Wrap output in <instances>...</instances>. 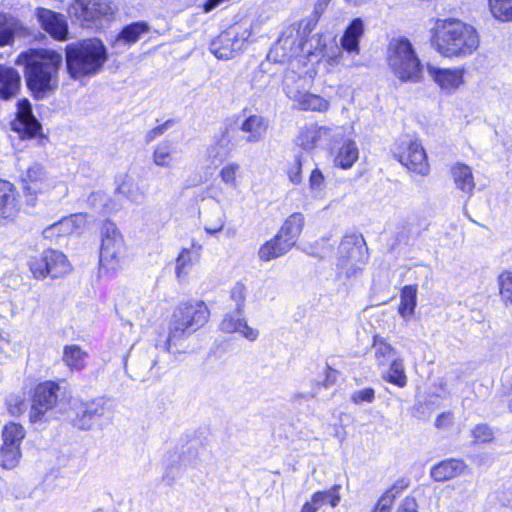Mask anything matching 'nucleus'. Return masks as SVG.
Returning <instances> with one entry per match:
<instances>
[{
    "label": "nucleus",
    "mask_w": 512,
    "mask_h": 512,
    "mask_svg": "<svg viewBox=\"0 0 512 512\" xmlns=\"http://www.w3.org/2000/svg\"><path fill=\"white\" fill-rule=\"evenodd\" d=\"M124 259V239L113 222L101 228L100 271L113 273L121 269Z\"/></svg>",
    "instance_id": "nucleus-7"
},
{
    "label": "nucleus",
    "mask_w": 512,
    "mask_h": 512,
    "mask_svg": "<svg viewBox=\"0 0 512 512\" xmlns=\"http://www.w3.org/2000/svg\"><path fill=\"white\" fill-rule=\"evenodd\" d=\"M8 406L13 415H20L25 410V403L20 397H11L8 400Z\"/></svg>",
    "instance_id": "nucleus-57"
},
{
    "label": "nucleus",
    "mask_w": 512,
    "mask_h": 512,
    "mask_svg": "<svg viewBox=\"0 0 512 512\" xmlns=\"http://www.w3.org/2000/svg\"><path fill=\"white\" fill-rule=\"evenodd\" d=\"M28 266L35 279L48 277L47 253L46 250L39 255L32 256L28 260Z\"/></svg>",
    "instance_id": "nucleus-43"
},
{
    "label": "nucleus",
    "mask_w": 512,
    "mask_h": 512,
    "mask_svg": "<svg viewBox=\"0 0 512 512\" xmlns=\"http://www.w3.org/2000/svg\"><path fill=\"white\" fill-rule=\"evenodd\" d=\"M107 197L102 192H93L87 199V202L94 209L101 211L106 204Z\"/></svg>",
    "instance_id": "nucleus-55"
},
{
    "label": "nucleus",
    "mask_w": 512,
    "mask_h": 512,
    "mask_svg": "<svg viewBox=\"0 0 512 512\" xmlns=\"http://www.w3.org/2000/svg\"><path fill=\"white\" fill-rule=\"evenodd\" d=\"M386 63L391 72L402 82H418L422 65L409 39L392 38L387 46Z\"/></svg>",
    "instance_id": "nucleus-4"
},
{
    "label": "nucleus",
    "mask_w": 512,
    "mask_h": 512,
    "mask_svg": "<svg viewBox=\"0 0 512 512\" xmlns=\"http://www.w3.org/2000/svg\"><path fill=\"white\" fill-rule=\"evenodd\" d=\"M336 378H337V371L330 367H327L324 385L329 386V385L333 384L336 381Z\"/></svg>",
    "instance_id": "nucleus-61"
},
{
    "label": "nucleus",
    "mask_w": 512,
    "mask_h": 512,
    "mask_svg": "<svg viewBox=\"0 0 512 512\" xmlns=\"http://www.w3.org/2000/svg\"><path fill=\"white\" fill-rule=\"evenodd\" d=\"M343 58V53L337 50L334 54L328 55L327 62L331 66H335L341 63Z\"/></svg>",
    "instance_id": "nucleus-62"
},
{
    "label": "nucleus",
    "mask_w": 512,
    "mask_h": 512,
    "mask_svg": "<svg viewBox=\"0 0 512 512\" xmlns=\"http://www.w3.org/2000/svg\"><path fill=\"white\" fill-rule=\"evenodd\" d=\"M451 176L456 188L468 196H471L474 188V176L472 169L464 163H456L451 167Z\"/></svg>",
    "instance_id": "nucleus-24"
},
{
    "label": "nucleus",
    "mask_w": 512,
    "mask_h": 512,
    "mask_svg": "<svg viewBox=\"0 0 512 512\" xmlns=\"http://www.w3.org/2000/svg\"><path fill=\"white\" fill-rule=\"evenodd\" d=\"M147 31V25L144 23H133L121 31L119 36L117 37V42L123 44H132L135 43L139 37Z\"/></svg>",
    "instance_id": "nucleus-40"
},
{
    "label": "nucleus",
    "mask_w": 512,
    "mask_h": 512,
    "mask_svg": "<svg viewBox=\"0 0 512 512\" xmlns=\"http://www.w3.org/2000/svg\"><path fill=\"white\" fill-rule=\"evenodd\" d=\"M47 268L48 276L59 278L67 275L71 271V265L67 257L60 251L47 249Z\"/></svg>",
    "instance_id": "nucleus-26"
},
{
    "label": "nucleus",
    "mask_w": 512,
    "mask_h": 512,
    "mask_svg": "<svg viewBox=\"0 0 512 512\" xmlns=\"http://www.w3.org/2000/svg\"><path fill=\"white\" fill-rule=\"evenodd\" d=\"M166 128H167V124H164V125L155 127L154 129L150 130L148 132V134L146 135V141L151 142L156 137L162 135L165 132Z\"/></svg>",
    "instance_id": "nucleus-58"
},
{
    "label": "nucleus",
    "mask_w": 512,
    "mask_h": 512,
    "mask_svg": "<svg viewBox=\"0 0 512 512\" xmlns=\"http://www.w3.org/2000/svg\"><path fill=\"white\" fill-rule=\"evenodd\" d=\"M174 145L171 141H162L156 145L152 161L156 166L169 168L173 163Z\"/></svg>",
    "instance_id": "nucleus-33"
},
{
    "label": "nucleus",
    "mask_w": 512,
    "mask_h": 512,
    "mask_svg": "<svg viewBox=\"0 0 512 512\" xmlns=\"http://www.w3.org/2000/svg\"><path fill=\"white\" fill-rule=\"evenodd\" d=\"M77 7L81 8L80 17L87 21L100 17H108L114 14V9L109 4L101 1L94 0L85 4L80 0L77 1Z\"/></svg>",
    "instance_id": "nucleus-28"
},
{
    "label": "nucleus",
    "mask_w": 512,
    "mask_h": 512,
    "mask_svg": "<svg viewBox=\"0 0 512 512\" xmlns=\"http://www.w3.org/2000/svg\"><path fill=\"white\" fill-rule=\"evenodd\" d=\"M11 126L21 138H32L40 132L41 125L34 117L31 104L27 99L18 101L17 117Z\"/></svg>",
    "instance_id": "nucleus-11"
},
{
    "label": "nucleus",
    "mask_w": 512,
    "mask_h": 512,
    "mask_svg": "<svg viewBox=\"0 0 512 512\" xmlns=\"http://www.w3.org/2000/svg\"><path fill=\"white\" fill-rule=\"evenodd\" d=\"M225 225V215L218 213V216L213 221H207L204 225V229L207 233L214 235L223 230Z\"/></svg>",
    "instance_id": "nucleus-54"
},
{
    "label": "nucleus",
    "mask_w": 512,
    "mask_h": 512,
    "mask_svg": "<svg viewBox=\"0 0 512 512\" xmlns=\"http://www.w3.org/2000/svg\"><path fill=\"white\" fill-rule=\"evenodd\" d=\"M364 34V23L360 18L354 19L345 30L340 43L349 54H359V40Z\"/></svg>",
    "instance_id": "nucleus-22"
},
{
    "label": "nucleus",
    "mask_w": 512,
    "mask_h": 512,
    "mask_svg": "<svg viewBox=\"0 0 512 512\" xmlns=\"http://www.w3.org/2000/svg\"><path fill=\"white\" fill-rule=\"evenodd\" d=\"M65 60L69 76L82 80L99 73L108 60V54L102 41L92 38L67 45Z\"/></svg>",
    "instance_id": "nucleus-3"
},
{
    "label": "nucleus",
    "mask_w": 512,
    "mask_h": 512,
    "mask_svg": "<svg viewBox=\"0 0 512 512\" xmlns=\"http://www.w3.org/2000/svg\"><path fill=\"white\" fill-rule=\"evenodd\" d=\"M287 176L294 185H299L302 182V160L299 156L288 166Z\"/></svg>",
    "instance_id": "nucleus-51"
},
{
    "label": "nucleus",
    "mask_w": 512,
    "mask_h": 512,
    "mask_svg": "<svg viewBox=\"0 0 512 512\" xmlns=\"http://www.w3.org/2000/svg\"><path fill=\"white\" fill-rule=\"evenodd\" d=\"M491 15L501 21H512V0H488Z\"/></svg>",
    "instance_id": "nucleus-38"
},
{
    "label": "nucleus",
    "mask_w": 512,
    "mask_h": 512,
    "mask_svg": "<svg viewBox=\"0 0 512 512\" xmlns=\"http://www.w3.org/2000/svg\"><path fill=\"white\" fill-rule=\"evenodd\" d=\"M350 399L353 403L360 405L363 403H372L375 399V391L372 388H365L351 393Z\"/></svg>",
    "instance_id": "nucleus-52"
},
{
    "label": "nucleus",
    "mask_w": 512,
    "mask_h": 512,
    "mask_svg": "<svg viewBox=\"0 0 512 512\" xmlns=\"http://www.w3.org/2000/svg\"><path fill=\"white\" fill-rule=\"evenodd\" d=\"M394 499L395 494H393L392 490L386 491L379 499L376 509L381 510L383 512H389L390 507L394 502Z\"/></svg>",
    "instance_id": "nucleus-56"
},
{
    "label": "nucleus",
    "mask_w": 512,
    "mask_h": 512,
    "mask_svg": "<svg viewBox=\"0 0 512 512\" xmlns=\"http://www.w3.org/2000/svg\"><path fill=\"white\" fill-rule=\"evenodd\" d=\"M398 512H417L415 501L413 499H405Z\"/></svg>",
    "instance_id": "nucleus-59"
},
{
    "label": "nucleus",
    "mask_w": 512,
    "mask_h": 512,
    "mask_svg": "<svg viewBox=\"0 0 512 512\" xmlns=\"http://www.w3.org/2000/svg\"><path fill=\"white\" fill-rule=\"evenodd\" d=\"M20 87V75L11 67L0 65V98L9 99Z\"/></svg>",
    "instance_id": "nucleus-25"
},
{
    "label": "nucleus",
    "mask_w": 512,
    "mask_h": 512,
    "mask_svg": "<svg viewBox=\"0 0 512 512\" xmlns=\"http://www.w3.org/2000/svg\"><path fill=\"white\" fill-rule=\"evenodd\" d=\"M230 299L235 302V311L238 315L243 314L246 300V287L238 282L230 291Z\"/></svg>",
    "instance_id": "nucleus-50"
},
{
    "label": "nucleus",
    "mask_w": 512,
    "mask_h": 512,
    "mask_svg": "<svg viewBox=\"0 0 512 512\" xmlns=\"http://www.w3.org/2000/svg\"><path fill=\"white\" fill-rule=\"evenodd\" d=\"M392 152L394 157L409 170L422 176L429 173L430 166L426 152L417 139L407 135L400 137L394 143Z\"/></svg>",
    "instance_id": "nucleus-8"
},
{
    "label": "nucleus",
    "mask_w": 512,
    "mask_h": 512,
    "mask_svg": "<svg viewBox=\"0 0 512 512\" xmlns=\"http://www.w3.org/2000/svg\"><path fill=\"white\" fill-rule=\"evenodd\" d=\"M248 36L247 31L239 32L236 28H231L211 42L210 51L218 59H230L243 49Z\"/></svg>",
    "instance_id": "nucleus-10"
},
{
    "label": "nucleus",
    "mask_w": 512,
    "mask_h": 512,
    "mask_svg": "<svg viewBox=\"0 0 512 512\" xmlns=\"http://www.w3.org/2000/svg\"><path fill=\"white\" fill-rule=\"evenodd\" d=\"M339 252L346 259H355L360 252L357 239L353 236L345 237L339 245Z\"/></svg>",
    "instance_id": "nucleus-49"
},
{
    "label": "nucleus",
    "mask_w": 512,
    "mask_h": 512,
    "mask_svg": "<svg viewBox=\"0 0 512 512\" xmlns=\"http://www.w3.org/2000/svg\"><path fill=\"white\" fill-rule=\"evenodd\" d=\"M209 314L207 306L202 301L180 303L173 312L163 350L170 352L177 339L202 327L208 321Z\"/></svg>",
    "instance_id": "nucleus-5"
},
{
    "label": "nucleus",
    "mask_w": 512,
    "mask_h": 512,
    "mask_svg": "<svg viewBox=\"0 0 512 512\" xmlns=\"http://www.w3.org/2000/svg\"><path fill=\"white\" fill-rule=\"evenodd\" d=\"M289 94L295 106L303 111L325 112L330 106L327 99L308 91H305L302 95H298L294 91H289Z\"/></svg>",
    "instance_id": "nucleus-19"
},
{
    "label": "nucleus",
    "mask_w": 512,
    "mask_h": 512,
    "mask_svg": "<svg viewBox=\"0 0 512 512\" xmlns=\"http://www.w3.org/2000/svg\"><path fill=\"white\" fill-rule=\"evenodd\" d=\"M37 16L42 28L53 38L57 40L66 39L68 26L63 15L49 9L40 8Z\"/></svg>",
    "instance_id": "nucleus-15"
},
{
    "label": "nucleus",
    "mask_w": 512,
    "mask_h": 512,
    "mask_svg": "<svg viewBox=\"0 0 512 512\" xmlns=\"http://www.w3.org/2000/svg\"><path fill=\"white\" fill-rule=\"evenodd\" d=\"M472 435L475 441L484 443L492 440L493 431L488 425L479 424L473 429Z\"/></svg>",
    "instance_id": "nucleus-53"
},
{
    "label": "nucleus",
    "mask_w": 512,
    "mask_h": 512,
    "mask_svg": "<svg viewBox=\"0 0 512 512\" xmlns=\"http://www.w3.org/2000/svg\"><path fill=\"white\" fill-rule=\"evenodd\" d=\"M293 246V242L288 241L283 234L278 232L260 247L258 255L261 260L270 261L286 254Z\"/></svg>",
    "instance_id": "nucleus-18"
},
{
    "label": "nucleus",
    "mask_w": 512,
    "mask_h": 512,
    "mask_svg": "<svg viewBox=\"0 0 512 512\" xmlns=\"http://www.w3.org/2000/svg\"><path fill=\"white\" fill-rule=\"evenodd\" d=\"M359 151L355 142L347 140L343 143L342 147L336 156V163L343 169H348L357 161Z\"/></svg>",
    "instance_id": "nucleus-36"
},
{
    "label": "nucleus",
    "mask_w": 512,
    "mask_h": 512,
    "mask_svg": "<svg viewBox=\"0 0 512 512\" xmlns=\"http://www.w3.org/2000/svg\"><path fill=\"white\" fill-rule=\"evenodd\" d=\"M106 405L107 401L103 398L75 404L76 425L83 430L90 429L94 420L105 414Z\"/></svg>",
    "instance_id": "nucleus-13"
},
{
    "label": "nucleus",
    "mask_w": 512,
    "mask_h": 512,
    "mask_svg": "<svg viewBox=\"0 0 512 512\" xmlns=\"http://www.w3.org/2000/svg\"><path fill=\"white\" fill-rule=\"evenodd\" d=\"M384 379L399 388H403L407 385L408 379L405 372L403 359L395 358L392 360L390 368L386 372Z\"/></svg>",
    "instance_id": "nucleus-35"
},
{
    "label": "nucleus",
    "mask_w": 512,
    "mask_h": 512,
    "mask_svg": "<svg viewBox=\"0 0 512 512\" xmlns=\"http://www.w3.org/2000/svg\"><path fill=\"white\" fill-rule=\"evenodd\" d=\"M19 194L14 185L0 180V223L13 220L19 212Z\"/></svg>",
    "instance_id": "nucleus-14"
},
{
    "label": "nucleus",
    "mask_w": 512,
    "mask_h": 512,
    "mask_svg": "<svg viewBox=\"0 0 512 512\" xmlns=\"http://www.w3.org/2000/svg\"><path fill=\"white\" fill-rule=\"evenodd\" d=\"M25 438V430L22 425L14 422L6 424L2 430V446L21 447Z\"/></svg>",
    "instance_id": "nucleus-34"
},
{
    "label": "nucleus",
    "mask_w": 512,
    "mask_h": 512,
    "mask_svg": "<svg viewBox=\"0 0 512 512\" xmlns=\"http://www.w3.org/2000/svg\"><path fill=\"white\" fill-rule=\"evenodd\" d=\"M309 189L314 198H321L325 189V177L318 168L312 170L309 176Z\"/></svg>",
    "instance_id": "nucleus-47"
},
{
    "label": "nucleus",
    "mask_w": 512,
    "mask_h": 512,
    "mask_svg": "<svg viewBox=\"0 0 512 512\" xmlns=\"http://www.w3.org/2000/svg\"><path fill=\"white\" fill-rule=\"evenodd\" d=\"M88 353L77 344L65 345L62 361L72 371H81L86 366Z\"/></svg>",
    "instance_id": "nucleus-27"
},
{
    "label": "nucleus",
    "mask_w": 512,
    "mask_h": 512,
    "mask_svg": "<svg viewBox=\"0 0 512 512\" xmlns=\"http://www.w3.org/2000/svg\"><path fill=\"white\" fill-rule=\"evenodd\" d=\"M466 468L463 461L449 459L434 465L431 468L430 476L438 482L447 481L464 474Z\"/></svg>",
    "instance_id": "nucleus-20"
},
{
    "label": "nucleus",
    "mask_w": 512,
    "mask_h": 512,
    "mask_svg": "<svg viewBox=\"0 0 512 512\" xmlns=\"http://www.w3.org/2000/svg\"><path fill=\"white\" fill-rule=\"evenodd\" d=\"M373 351L378 366H384L389 360L396 358V350L381 338H374Z\"/></svg>",
    "instance_id": "nucleus-37"
},
{
    "label": "nucleus",
    "mask_w": 512,
    "mask_h": 512,
    "mask_svg": "<svg viewBox=\"0 0 512 512\" xmlns=\"http://www.w3.org/2000/svg\"><path fill=\"white\" fill-rule=\"evenodd\" d=\"M202 246L198 243H192L191 248H183L176 260L177 275L186 274L194 261L200 256Z\"/></svg>",
    "instance_id": "nucleus-31"
},
{
    "label": "nucleus",
    "mask_w": 512,
    "mask_h": 512,
    "mask_svg": "<svg viewBox=\"0 0 512 512\" xmlns=\"http://www.w3.org/2000/svg\"><path fill=\"white\" fill-rule=\"evenodd\" d=\"M427 72L442 90L449 93L454 92L464 83L465 70L460 67L438 68L429 65Z\"/></svg>",
    "instance_id": "nucleus-12"
},
{
    "label": "nucleus",
    "mask_w": 512,
    "mask_h": 512,
    "mask_svg": "<svg viewBox=\"0 0 512 512\" xmlns=\"http://www.w3.org/2000/svg\"><path fill=\"white\" fill-rule=\"evenodd\" d=\"M319 508L312 502H306L300 512H316Z\"/></svg>",
    "instance_id": "nucleus-64"
},
{
    "label": "nucleus",
    "mask_w": 512,
    "mask_h": 512,
    "mask_svg": "<svg viewBox=\"0 0 512 512\" xmlns=\"http://www.w3.org/2000/svg\"><path fill=\"white\" fill-rule=\"evenodd\" d=\"M304 222L305 218L303 214L293 213L285 220L279 233L283 234L288 241L293 242V245H295L303 230Z\"/></svg>",
    "instance_id": "nucleus-29"
},
{
    "label": "nucleus",
    "mask_w": 512,
    "mask_h": 512,
    "mask_svg": "<svg viewBox=\"0 0 512 512\" xmlns=\"http://www.w3.org/2000/svg\"><path fill=\"white\" fill-rule=\"evenodd\" d=\"M59 385L52 381L40 383L34 391L29 418L36 423L57 403Z\"/></svg>",
    "instance_id": "nucleus-9"
},
{
    "label": "nucleus",
    "mask_w": 512,
    "mask_h": 512,
    "mask_svg": "<svg viewBox=\"0 0 512 512\" xmlns=\"http://www.w3.org/2000/svg\"><path fill=\"white\" fill-rule=\"evenodd\" d=\"M23 189L28 202L34 205L39 196H46L51 201H60L68 195L67 184L53 178L45 167L34 163L22 178Z\"/></svg>",
    "instance_id": "nucleus-6"
},
{
    "label": "nucleus",
    "mask_w": 512,
    "mask_h": 512,
    "mask_svg": "<svg viewBox=\"0 0 512 512\" xmlns=\"http://www.w3.org/2000/svg\"><path fill=\"white\" fill-rule=\"evenodd\" d=\"M311 500L318 508L326 502H329L331 507H336L340 501L339 486H334L327 491L315 492Z\"/></svg>",
    "instance_id": "nucleus-44"
},
{
    "label": "nucleus",
    "mask_w": 512,
    "mask_h": 512,
    "mask_svg": "<svg viewBox=\"0 0 512 512\" xmlns=\"http://www.w3.org/2000/svg\"><path fill=\"white\" fill-rule=\"evenodd\" d=\"M21 456V447H0V465L4 469L15 468L19 464Z\"/></svg>",
    "instance_id": "nucleus-41"
},
{
    "label": "nucleus",
    "mask_w": 512,
    "mask_h": 512,
    "mask_svg": "<svg viewBox=\"0 0 512 512\" xmlns=\"http://www.w3.org/2000/svg\"><path fill=\"white\" fill-rule=\"evenodd\" d=\"M208 153L213 158H218L219 157V160H222V156L220 155V152H219V143L211 145L208 148Z\"/></svg>",
    "instance_id": "nucleus-63"
},
{
    "label": "nucleus",
    "mask_w": 512,
    "mask_h": 512,
    "mask_svg": "<svg viewBox=\"0 0 512 512\" xmlns=\"http://www.w3.org/2000/svg\"><path fill=\"white\" fill-rule=\"evenodd\" d=\"M85 222V215L74 214L69 217L62 218L59 222L54 223L44 230L46 237L65 236L72 234L79 229Z\"/></svg>",
    "instance_id": "nucleus-21"
},
{
    "label": "nucleus",
    "mask_w": 512,
    "mask_h": 512,
    "mask_svg": "<svg viewBox=\"0 0 512 512\" xmlns=\"http://www.w3.org/2000/svg\"><path fill=\"white\" fill-rule=\"evenodd\" d=\"M118 190L121 194L127 197L130 201L141 203L147 194V188L139 183L123 182Z\"/></svg>",
    "instance_id": "nucleus-39"
},
{
    "label": "nucleus",
    "mask_w": 512,
    "mask_h": 512,
    "mask_svg": "<svg viewBox=\"0 0 512 512\" xmlns=\"http://www.w3.org/2000/svg\"><path fill=\"white\" fill-rule=\"evenodd\" d=\"M17 24L12 17L0 13V46H5L13 41Z\"/></svg>",
    "instance_id": "nucleus-42"
},
{
    "label": "nucleus",
    "mask_w": 512,
    "mask_h": 512,
    "mask_svg": "<svg viewBox=\"0 0 512 512\" xmlns=\"http://www.w3.org/2000/svg\"><path fill=\"white\" fill-rule=\"evenodd\" d=\"M159 350L160 347L158 345H149L146 348L145 353L141 358V368L143 371H151L157 367ZM161 350L164 351L163 346L161 347Z\"/></svg>",
    "instance_id": "nucleus-48"
},
{
    "label": "nucleus",
    "mask_w": 512,
    "mask_h": 512,
    "mask_svg": "<svg viewBox=\"0 0 512 512\" xmlns=\"http://www.w3.org/2000/svg\"><path fill=\"white\" fill-rule=\"evenodd\" d=\"M218 177L229 188L238 189L241 182V165L238 162H227L219 170Z\"/></svg>",
    "instance_id": "nucleus-32"
},
{
    "label": "nucleus",
    "mask_w": 512,
    "mask_h": 512,
    "mask_svg": "<svg viewBox=\"0 0 512 512\" xmlns=\"http://www.w3.org/2000/svg\"><path fill=\"white\" fill-rule=\"evenodd\" d=\"M16 63L25 66L26 83L35 97L43 98L57 88L63 63L60 53L48 49L29 50L21 53Z\"/></svg>",
    "instance_id": "nucleus-1"
},
{
    "label": "nucleus",
    "mask_w": 512,
    "mask_h": 512,
    "mask_svg": "<svg viewBox=\"0 0 512 512\" xmlns=\"http://www.w3.org/2000/svg\"><path fill=\"white\" fill-rule=\"evenodd\" d=\"M303 81V77L294 71H290L285 74L283 80V89L289 99V91H294L298 95H302L306 91L303 86Z\"/></svg>",
    "instance_id": "nucleus-45"
},
{
    "label": "nucleus",
    "mask_w": 512,
    "mask_h": 512,
    "mask_svg": "<svg viewBox=\"0 0 512 512\" xmlns=\"http://www.w3.org/2000/svg\"><path fill=\"white\" fill-rule=\"evenodd\" d=\"M242 315L237 314V317H234L230 313L226 314L220 323V329L225 333H239L245 339L255 341L259 336V331L249 326Z\"/></svg>",
    "instance_id": "nucleus-17"
},
{
    "label": "nucleus",
    "mask_w": 512,
    "mask_h": 512,
    "mask_svg": "<svg viewBox=\"0 0 512 512\" xmlns=\"http://www.w3.org/2000/svg\"><path fill=\"white\" fill-rule=\"evenodd\" d=\"M500 295L505 306L512 305V272L504 271L498 277Z\"/></svg>",
    "instance_id": "nucleus-46"
},
{
    "label": "nucleus",
    "mask_w": 512,
    "mask_h": 512,
    "mask_svg": "<svg viewBox=\"0 0 512 512\" xmlns=\"http://www.w3.org/2000/svg\"><path fill=\"white\" fill-rule=\"evenodd\" d=\"M239 129L246 134L247 143H258L266 136L268 121L262 115L251 114L241 121Z\"/></svg>",
    "instance_id": "nucleus-16"
},
{
    "label": "nucleus",
    "mask_w": 512,
    "mask_h": 512,
    "mask_svg": "<svg viewBox=\"0 0 512 512\" xmlns=\"http://www.w3.org/2000/svg\"><path fill=\"white\" fill-rule=\"evenodd\" d=\"M332 129L326 126L311 125L301 129L296 143L305 150L313 149L318 142L331 135Z\"/></svg>",
    "instance_id": "nucleus-23"
},
{
    "label": "nucleus",
    "mask_w": 512,
    "mask_h": 512,
    "mask_svg": "<svg viewBox=\"0 0 512 512\" xmlns=\"http://www.w3.org/2000/svg\"><path fill=\"white\" fill-rule=\"evenodd\" d=\"M417 303V286L406 285L402 288L400 294V305L398 312L404 319H409L415 311Z\"/></svg>",
    "instance_id": "nucleus-30"
},
{
    "label": "nucleus",
    "mask_w": 512,
    "mask_h": 512,
    "mask_svg": "<svg viewBox=\"0 0 512 512\" xmlns=\"http://www.w3.org/2000/svg\"><path fill=\"white\" fill-rule=\"evenodd\" d=\"M451 422V414L450 413H442L436 418V426L438 428L446 427Z\"/></svg>",
    "instance_id": "nucleus-60"
},
{
    "label": "nucleus",
    "mask_w": 512,
    "mask_h": 512,
    "mask_svg": "<svg viewBox=\"0 0 512 512\" xmlns=\"http://www.w3.org/2000/svg\"><path fill=\"white\" fill-rule=\"evenodd\" d=\"M432 45L444 57L465 58L479 47L476 29L455 18L437 19L432 29Z\"/></svg>",
    "instance_id": "nucleus-2"
}]
</instances>
